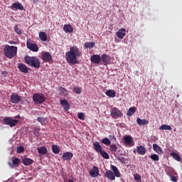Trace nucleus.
<instances>
[{"label": "nucleus", "instance_id": "obj_1", "mask_svg": "<svg viewBox=\"0 0 182 182\" xmlns=\"http://www.w3.org/2000/svg\"><path fill=\"white\" fill-rule=\"evenodd\" d=\"M82 55V50L76 46H71L70 50L65 53L66 62L69 65H76L78 63L77 57Z\"/></svg>", "mask_w": 182, "mask_h": 182}, {"label": "nucleus", "instance_id": "obj_2", "mask_svg": "<svg viewBox=\"0 0 182 182\" xmlns=\"http://www.w3.org/2000/svg\"><path fill=\"white\" fill-rule=\"evenodd\" d=\"M4 55H6V57H7L9 59H12L16 55L18 48L14 46H11L9 45H6V46H4Z\"/></svg>", "mask_w": 182, "mask_h": 182}, {"label": "nucleus", "instance_id": "obj_3", "mask_svg": "<svg viewBox=\"0 0 182 182\" xmlns=\"http://www.w3.org/2000/svg\"><path fill=\"white\" fill-rule=\"evenodd\" d=\"M24 62L31 66V68H36V69H39L41 68V62L38 58L36 57L26 56L24 57Z\"/></svg>", "mask_w": 182, "mask_h": 182}, {"label": "nucleus", "instance_id": "obj_4", "mask_svg": "<svg viewBox=\"0 0 182 182\" xmlns=\"http://www.w3.org/2000/svg\"><path fill=\"white\" fill-rule=\"evenodd\" d=\"M46 100V97L42 93H35L33 95V102L36 105H42Z\"/></svg>", "mask_w": 182, "mask_h": 182}, {"label": "nucleus", "instance_id": "obj_5", "mask_svg": "<svg viewBox=\"0 0 182 182\" xmlns=\"http://www.w3.org/2000/svg\"><path fill=\"white\" fill-rule=\"evenodd\" d=\"M18 122H19V120L14 119L12 117H6L4 119V124L10 127V128L16 127Z\"/></svg>", "mask_w": 182, "mask_h": 182}, {"label": "nucleus", "instance_id": "obj_6", "mask_svg": "<svg viewBox=\"0 0 182 182\" xmlns=\"http://www.w3.org/2000/svg\"><path fill=\"white\" fill-rule=\"evenodd\" d=\"M111 117L114 119L123 117V113L117 107H112L110 110Z\"/></svg>", "mask_w": 182, "mask_h": 182}, {"label": "nucleus", "instance_id": "obj_7", "mask_svg": "<svg viewBox=\"0 0 182 182\" xmlns=\"http://www.w3.org/2000/svg\"><path fill=\"white\" fill-rule=\"evenodd\" d=\"M91 178H97L100 175V169L97 166H93L92 170L89 171Z\"/></svg>", "mask_w": 182, "mask_h": 182}, {"label": "nucleus", "instance_id": "obj_8", "mask_svg": "<svg viewBox=\"0 0 182 182\" xmlns=\"http://www.w3.org/2000/svg\"><path fill=\"white\" fill-rule=\"evenodd\" d=\"M21 100V96H19L16 93H12L11 96H10V102H11V103H14V105H18V103H19Z\"/></svg>", "mask_w": 182, "mask_h": 182}, {"label": "nucleus", "instance_id": "obj_9", "mask_svg": "<svg viewBox=\"0 0 182 182\" xmlns=\"http://www.w3.org/2000/svg\"><path fill=\"white\" fill-rule=\"evenodd\" d=\"M27 48L30 49L33 52H38L39 48L36 43H32L31 41H27Z\"/></svg>", "mask_w": 182, "mask_h": 182}, {"label": "nucleus", "instance_id": "obj_10", "mask_svg": "<svg viewBox=\"0 0 182 182\" xmlns=\"http://www.w3.org/2000/svg\"><path fill=\"white\" fill-rule=\"evenodd\" d=\"M101 60H102V58L100 55L94 54L90 56L91 63H94L95 65H98L99 63H100Z\"/></svg>", "mask_w": 182, "mask_h": 182}, {"label": "nucleus", "instance_id": "obj_11", "mask_svg": "<svg viewBox=\"0 0 182 182\" xmlns=\"http://www.w3.org/2000/svg\"><path fill=\"white\" fill-rule=\"evenodd\" d=\"M124 142L125 144L129 145L130 146H134V139L130 135H127L124 137Z\"/></svg>", "mask_w": 182, "mask_h": 182}, {"label": "nucleus", "instance_id": "obj_12", "mask_svg": "<svg viewBox=\"0 0 182 182\" xmlns=\"http://www.w3.org/2000/svg\"><path fill=\"white\" fill-rule=\"evenodd\" d=\"M12 160V163L9 162V166H10V168H14V166L16 167H18L20 164H21V161L18 158L16 157V156H13V158H11Z\"/></svg>", "mask_w": 182, "mask_h": 182}, {"label": "nucleus", "instance_id": "obj_13", "mask_svg": "<svg viewBox=\"0 0 182 182\" xmlns=\"http://www.w3.org/2000/svg\"><path fill=\"white\" fill-rule=\"evenodd\" d=\"M41 57L43 58V62H51L53 59L52 55L48 52H44Z\"/></svg>", "mask_w": 182, "mask_h": 182}, {"label": "nucleus", "instance_id": "obj_14", "mask_svg": "<svg viewBox=\"0 0 182 182\" xmlns=\"http://www.w3.org/2000/svg\"><path fill=\"white\" fill-rule=\"evenodd\" d=\"M60 104L65 112H68L70 109V104L65 99L60 100Z\"/></svg>", "mask_w": 182, "mask_h": 182}, {"label": "nucleus", "instance_id": "obj_15", "mask_svg": "<svg viewBox=\"0 0 182 182\" xmlns=\"http://www.w3.org/2000/svg\"><path fill=\"white\" fill-rule=\"evenodd\" d=\"M105 176L111 181H113L116 179L114 173L111 170H107L105 173Z\"/></svg>", "mask_w": 182, "mask_h": 182}, {"label": "nucleus", "instance_id": "obj_16", "mask_svg": "<svg viewBox=\"0 0 182 182\" xmlns=\"http://www.w3.org/2000/svg\"><path fill=\"white\" fill-rule=\"evenodd\" d=\"M93 149L96 153L100 154L103 150V147L101 146L99 141H95L92 144Z\"/></svg>", "mask_w": 182, "mask_h": 182}, {"label": "nucleus", "instance_id": "obj_17", "mask_svg": "<svg viewBox=\"0 0 182 182\" xmlns=\"http://www.w3.org/2000/svg\"><path fill=\"white\" fill-rule=\"evenodd\" d=\"M136 152L139 155L144 156L146 154V149L144 146H137Z\"/></svg>", "mask_w": 182, "mask_h": 182}, {"label": "nucleus", "instance_id": "obj_18", "mask_svg": "<svg viewBox=\"0 0 182 182\" xmlns=\"http://www.w3.org/2000/svg\"><path fill=\"white\" fill-rule=\"evenodd\" d=\"M73 157V154L71 152H65L62 155V159L63 161H70Z\"/></svg>", "mask_w": 182, "mask_h": 182}, {"label": "nucleus", "instance_id": "obj_19", "mask_svg": "<svg viewBox=\"0 0 182 182\" xmlns=\"http://www.w3.org/2000/svg\"><path fill=\"white\" fill-rule=\"evenodd\" d=\"M18 68L21 73H28L29 72L28 67L23 63H18Z\"/></svg>", "mask_w": 182, "mask_h": 182}, {"label": "nucleus", "instance_id": "obj_20", "mask_svg": "<svg viewBox=\"0 0 182 182\" xmlns=\"http://www.w3.org/2000/svg\"><path fill=\"white\" fill-rule=\"evenodd\" d=\"M118 38L123 39L126 36V29L125 28H120L116 33Z\"/></svg>", "mask_w": 182, "mask_h": 182}, {"label": "nucleus", "instance_id": "obj_21", "mask_svg": "<svg viewBox=\"0 0 182 182\" xmlns=\"http://www.w3.org/2000/svg\"><path fill=\"white\" fill-rule=\"evenodd\" d=\"M101 60L104 65H108V63L110 62V57L109 55L103 53L101 56Z\"/></svg>", "mask_w": 182, "mask_h": 182}, {"label": "nucleus", "instance_id": "obj_22", "mask_svg": "<svg viewBox=\"0 0 182 182\" xmlns=\"http://www.w3.org/2000/svg\"><path fill=\"white\" fill-rule=\"evenodd\" d=\"M136 123L139 126H144L148 125L149 124V121L146 119H141V118H137Z\"/></svg>", "mask_w": 182, "mask_h": 182}, {"label": "nucleus", "instance_id": "obj_23", "mask_svg": "<svg viewBox=\"0 0 182 182\" xmlns=\"http://www.w3.org/2000/svg\"><path fill=\"white\" fill-rule=\"evenodd\" d=\"M34 163V161L31 159L27 158V157H24L23 159V165L26 166H29L31 165H32Z\"/></svg>", "mask_w": 182, "mask_h": 182}, {"label": "nucleus", "instance_id": "obj_24", "mask_svg": "<svg viewBox=\"0 0 182 182\" xmlns=\"http://www.w3.org/2000/svg\"><path fill=\"white\" fill-rule=\"evenodd\" d=\"M112 171H113V174L117 178H120L121 173L118 170V168L116 166L112 165L111 166Z\"/></svg>", "mask_w": 182, "mask_h": 182}, {"label": "nucleus", "instance_id": "obj_25", "mask_svg": "<svg viewBox=\"0 0 182 182\" xmlns=\"http://www.w3.org/2000/svg\"><path fill=\"white\" fill-rule=\"evenodd\" d=\"M11 9H14L16 10H23L24 7L22 5V4L17 2V3H13V4H11Z\"/></svg>", "mask_w": 182, "mask_h": 182}, {"label": "nucleus", "instance_id": "obj_26", "mask_svg": "<svg viewBox=\"0 0 182 182\" xmlns=\"http://www.w3.org/2000/svg\"><path fill=\"white\" fill-rule=\"evenodd\" d=\"M105 95L108 96V97L114 99V97H116L117 92L114 90H108L105 92Z\"/></svg>", "mask_w": 182, "mask_h": 182}, {"label": "nucleus", "instance_id": "obj_27", "mask_svg": "<svg viewBox=\"0 0 182 182\" xmlns=\"http://www.w3.org/2000/svg\"><path fill=\"white\" fill-rule=\"evenodd\" d=\"M137 109L136 107H130L127 112V116L129 117H132L136 112Z\"/></svg>", "mask_w": 182, "mask_h": 182}, {"label": "nucleus", "instance_id": "obj_28", "mask_svg": "<svg viewBox=\"0 0 182 182\" xmlns=\"http://www.w3.org/2000/svg\"><path fill=\"white\" fill-rule=\"evenodd\" d=\"M58 90L61 96H67V95H68V91L63 87L58 86Z\"/></svg>", "mask_w": 182, "mask_h": 182}, {"label": "nucleus", "instance_id": "obj_29", "mask_svg": "<svg viewBox=\"0 0 182 182\" xmlns=\"http://www.w3.org/2000/svg\"><path fill=\"white\" fill-rule=\"evenodd\" d=\"M153 150L158 154H162L163 153L162 149L157 144H153Z\"/></svg>", "mask_w": 182, "mask_h": 182}, {"label": "nucleus", "instance_id": "obj_30", "mask_svg": "<svg viewBox=\"0 0 182 182\" xmlns=\"http://www.w3.org/2000/svg\"><path fill=\"white\" fill-rule=\"evenodd\" d=\"M170 156L178 162H181L182 161V158L177 153L171 152Z\"/></svg>", "mask_w": 182, "mask_h": 182}, {"label": "nucleus", "instance_id": "obj_31", "mask_svg": "<svg viewBox=\"0 0 182 182\" xmlns=\"http://www.w3.org/2000/svg\"><path fill=\"white\" fill-rule=\"evenodd\" d=\"M37 151H38V154H40V155H46L48 154V149L43 146L38 148Z\"/></svg>", "mask_w": 182, "mask_h": 182}, {"label": "nucleus", "instance_id": "obj_32", "mask_svg": "<svg viewBox=\"0 0 182 182\" xmlns=\"http://www.w3.org/2000/svg\"><path fill=\"white\" fill-rule=\"evenodd\" d=\"M63 31L66 33H73V28L70 24H66L63 26Z\"/></svg>", "mask_w": 182, "mask_h": 182}, {"label": "nucleus", "instance_id": "obj_33", "mask_svg": "<svg viewBox=\"0 0 182 182\" xmlns=\"http://www.w3.org/2000/svg\"><path fill=\"white\" fill-rule=\"evenodd\" d=\"M38 36L40 37V40H41V41H48V36H47L46 33L44 31L40 32V33L38 34Z\"/></svg>", "mask_w": 182, "mask_h": 182}, {"label": "nucleus", "instance_id": "obj_34", "mask_svg": "<svg viewBox=\"0 0 182 182\" xmlns=\"http://www.w3.org/2000/svg\"><path fill=\"white\" fill-rule=\"evenodd\" d=\"M159 130L161 131H171L172 130V127L169 125L167 124H162L160 127H159Z\"/></svg>", "mask_w": 182, "mask_h": 182}, {"label": "nucleus", "instance_id": "obj_35", "mask_svg": "<svg viewBox=\"0 0 182 182\" xmlns=\"http://www.w3.org/2000/svg\"><path fill=\"white\" fill-rule=\"evenodd\" d=\"M101 143L106 145V146H110L112 142L107 137H105L101 140Z\"/></svg>", "mask_w": 182, "mask_h": 182}, {"label": "nucleus", "instance_id": "obj_36", "mask_svg": "<svg viewBox=\"0 0 182 182\" xmlns=\"http://www.w3.org/2000/svg\"><path fill=\"white\" fill-rule=\"evenodd\" d=\"M166 176L170 177L171 181H172V182H178V178L176 176L171 175V173H169V172H166Z\"/></svg>", "mask_w": 182, "mask_h": 182}, {"label": "nucleus", "instance_id": "obj_37", "mask_svg": "<svg viewBox=\"0 0 182 182\" xmlns=\"http://www.w3.org/2000/svg\"><path fill=\"white\" fill-rule=\"evenodd\" d=\"M52 152L54 154H60V149L57 145L53 144L52 145Z\"/></svg>", "mask_w": 182, "mask_h": 182}, {"label": "nucleus", "instance_id": "obj_38", "mask_svg": "<svg viewBox=\"0 0 182 182\" xmlns=\"http://www.w3.org/2000/svg\"><path fill=\"white\" fill-rule=\"evenodd\" d=\"M110 151L113 154H116L118 150V147L115 144H111L109 146Z\"/></svg>", "mask_w": 182, "mask_h": 182}, {"label": "nucleus", "instance_id": "obj_39", "mask_svg": "<svg viewBox=\"0 0 182 182\" xmlns=\"http://www.w3.org/2000/svg\"><path fill=\"white\" fill-rule=\"evenodd\" d=\"M95 46V43L94 42H86L84 44V47L85 48H92Z\"/></svg>", "mask_w": 182, "mask_h": 182}, {"label": "nucleus", "instance_id": "obj_40", "mask_svg": "<svg viewBox=\"0 0 182 182\" xmlns=\"http://www.w3.org/2000/svg\"><path fill=\"white\" fill-rule=\"evenodd\" d=\"M99 154L105 159H109V155L104 150L100 151Z\"/></svg>", "mask_w": 182, "mask_h": 182}, {"label": "nucleus", "instance_id": "obj_41", "mask_svg": "<svg viewBox=\"0 0 182 182\" xmlns=\"http://www.w3.org/2000/svg\"><path fill=\"white\" fill-rule=\"evenodd\" d=\"M134 180L137 182L141 181V176L137 173L134 174Z\"/></svg>", "mask_w": 182, "mask_h": 182}, {"label": "nucleus", "instance_id": "obj_42", "mask_svg": "<svg viewBox=\"0 0 182 182\" xmlns=\"http://www.w3.org/2000/svg\"><path fill=\"white\" fill-rule=\"evenodd\" d=\"M150 159L153 160L154 161H159V157L157 154H152L150 156Z\"/></svg>", "mask_w": 182, "mask_h": 182}, {"label": "nucleus", "instance_id": "obj_43", "mask_svg": "<svg viewBox=\"0 0 182 182\" xmlns=\"http://www.w3.org/2000/svg\"><path fill=\"white\" fill-rule=\"evenodd\" d=\"M14 31H16L18 35H21L23 33L22 30L18 28V25L14 26Z\"/></svg>", "mask_w": 182, "mask_h": 182}, {"label": "nucleus", "instance_id": "obj_44", "mask_svg": "<svg viewBox=\"0 0 182 182\" xmlns=\"http://www.w3.org/2000/svg\"><path fill=\"white\" fill-rule=\"evenodd\" d=\"M17 154H22L25 151V149L23 146H18L16 149Z\"/></svg>", "mask_w": 182, "mask_h": 182}, {"label": "nucleus", "instance_id": "obj_45", "mask_svg": "<svg viewBox=\"0 0 182 182\" xmlns=\"http://www.w3.org/2000/svg\"><path fill=\"white\" fill-rule=\"evenodd\" d=\"M73 92L77 95H80L82 93V89L78 87H73Z\"/></svg>", "mask_w": 182, "mask_h": 182}, {"label": "nucleus", "instance_id": "obj_46", "mask_svg": "<svg viewBox=\"0 0 182 182\" xmlns=\"http://www.w3.org/2000/svg\"><path fill=\"white\" fill-rule=\"evenodd\" d=\"M77 118H78L80 120H81V121H84V120L85 119L84 113H82V112L78 113V114H77Z\"/></svg>", "mask_w": 182, "mask_h": 182}, {"label": "nucleus", "instance_id": "obj_47", "mask_svg": "<svg viewBox=\"0 0 182 182\" xmlns=\"http://www.w3.org/2000/svg\"><path fill=\"white\" fill-rule=\"evenodd\" d=\"M33 134L36 137L40 136V129H34V132H33Z\"/></svg>", "mask_w": 182, "mask_h": 182}, {"label": "nucleus", "instance_id": "obj_48", "mask_svg": "<svg viewBox=\"0 0 182 182\" xmlns=\"http://www.w3.org/2000/svg\"><path fill=\"white\" fill-rule=\"evenodd\" d=\"M37 122H38V123L41 124V125H44L45 124V118L44 117H38V118H37Z\"/></svg>", "mask_w": 182, "mask_h": 182}, {"label": "nucleus", "instance_id": "obj_49", "mask_svg": "<svg viewBox=\"0 0 182 182\" xmlns=\"http://www.w3.org/2000/svg\"><path fill=\"white\" fill-rule=\"evenodd\" d=\"M117 161H119L121 163H123L125 161V158L124 157H122V156H119L117 157Z\"/></svg>", "mask_w": 182, "mask_h": 182}, {"label": "nucleus", "instance_id": "obj_50", "mask_svg": "<svg viewBox=\"0 0 182 182\" xmlns=\"http://www.w3.org/2000/svg\"><path fill=\"white\" fill-rule=\"evenodd\" d=\"M109 139H111V140H114V141L117 140V138L115 137L114 135H109Z\"/></svg>", "mask_w": 182, "mask_h": 182}, {"label": "nucleus", "instance_id": "obj_51", "mask_svg": "<svg viewBox=\"0 0 182 182\" xmlns=\"http://www.w3.org/2000/svg\"><path fill=\"white\" fill-rule=\"evenodd\" d=\"M168 168L170 172L175 173L176 171L173 167H168Z\"/></svg>", "mask_w": 182, "mask_h": 182}, {"label": "nucleus", "instance_id": "obj_52", "mask_svg": "<svg viewBox=\"0 0 182 182\" xmlns=\"http://www.w3.org/2000/svg\"><path fill=\"white\" fill-rule=\"evenodd\" d=\"M33 2H34L35 4H37L38 2V0H33Z\"/></svg>", "mask_w": 182, "mask_h": 182}, {"label": "nucleus", "instance_id": "obj_53", "mask_svg": "<svg viewBox=\"0 0 182 182\" xmlns=\"http://www.w3.org/2000/svg\"><path fill=\"white\" fill-rule=\"evenodd\" d=\"M18 118H20V116H19V115L14 117V119H18Z\"/></svg>", "mask_w": 182, "mask_h": 182}, {"label": "nucleus", "instance_id": "obj_54", "mask_svg": "<svg viewBox=\"0 0 182 182\" xmlns=\"http://www.w3.org/2000/svg\"><path fill=\"white\" fill-rule=\"evenodd\" d=\"M68 182H74V181L72 180V179H69V180H68Z\"/></svg>", "mask_w": 182, "mask_h": 182}, {"label": "nucleus", "instance_id": "obj_55", "mask_svg": "<svg viewBox=\"0 0 182 182\" xmlns=\"http://www.w3.org/2000/svg\"><path fill=\"white\" fill-rule=\"evenodd\" d=\"M138 73H139V71H136V75H137V76H139Z\"/></svg>", "mask_w": 182, "mask_h": 182}, {"label": "nucleus", "instance_id": "obj_56", "mask_svg": "<svg viewBox=\"0 0 182 182\" xmlns=\"http://www.w3.org/2000/svg\"><path fill=\"white\" fill-rule=\"evenodd\" d=\"M134 153H136V151L135 150H134V151H133Z\"/></svg>", "mask_w": 182, "mask_h": 182}]
</instances>
